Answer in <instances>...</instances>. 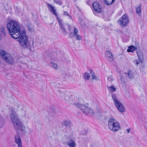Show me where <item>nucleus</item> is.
I'll list each match as a JSON object with an SVG mask.
<instances>
[{"instance_id": "obj_1", "label": "nucleus", "mask_w": 147, "mask_h": 147, "mask_svg": "<svg viewBox=\"0 0 147 147\" xmlns=\"http://www.w3.org/2000/svg\"><path fill=\"white\" fill-rule=\"evenodd\" d=\"M21 27L19 24L15 20H11L7 24V28L13 38L16 39L20 36V40H23L25 37H28L26 35L25 31H23L21 34Z\"/></svg>"}, {"instance_id": "obj_2", "label": "nucleus", "mask_w": 147, "mask_h": 147, "mask_svg": "<svg viewBox=\"0 0 147 147\" xmlns=\"http://www.w3.org/2000/svg\"><path fill=\"white\" fill-rule=\"evenodd\" d=\"M52 13L56 16V18L58 22L60 29L61 30L62 32L65 35H66L67 32L66 31L65 28H67L69 30H70L71 28L69 25L63 23V20L60 19L57 16V14L56 12V10L54 9L52 11Z\"/></svg>"}, {"instance_id": "obj_3", "label": "nucleus", "mask_w": 147, "mask_h": 147, "mask_svg": "<svg viewBox=\"0 0 147 147\" xmlns=\"http://www.w3.org/2000/svg\"><path fill=\"white\" fill-rule=\"evenodd\" d=\"M74 105L80 109L81 111L85 114L91 116L94 115V113L93 111L84 105L80 104L77 102L74 103Z\"/></svg>"}, {"instance_id": "obj_4", "label": "nucleus", "mask_w": 147, "mask_h": 147, "mask_svg": "<svg viewBox=\"0 0 147 147\" xmlns=\"http://www.w3.org/2000/svg\"><path fill=\"white\" fill-rule=\"evenodd\" d=\"M108 125L109 129L114 132H116L120 129L118 122L113 118L109 120Z\"/></svg>"}, {"instance_id": "obj_5", "label": "nucleus", "mask_w": 147, "mask_h": 147, "mask_svg": "<svg viewBox=\"0 0 147 147\" xmlns=\"http://www.w3.org/2000/svg\"><path fill=\"white\" fill-rule=\"evenodd\" d=\"M16 131V133L20 134L22 136H24L27 132L25 130V127L21 122L14 126Z\"/></svg>"}, {"instance_id": "obj_6", "label": "nucleus", "mask_w": 147, "mask_h": 147, "mask_svg": "<svg viewBox=\"0 0 147 147\" xmlns=\"http://www.w3.org/2000/svg\"><path fill=\"white\" fill-rule=\"evenodd\" d=\"M0 55L2 59L7 62L12 64L13 62V59L10 55L7 53L5 51H1Z\"/></svg>"}, {"instance_id": "obj_7", "label": "nucleus", "mask_w": 147, "mask_h": 147, "mask_svg": "<svg viewBox=\"0 0 147 147\" xmlns=\"http://www.w3.org/2000/svg\"><path fill=\"white\" fill-rule=\"evenodd\" d=\"M129 20L127 14L123 15L122 17L118 20V22L122 26H126L129 23Z\"/></svg>"}, {"instance_id": "obj_8", "label": "nucleus", "mask_w": 147, "mask_h": 147, "mask_svg": "<svg viewBox=\"0 0 147 147\" xmlns=\"http://www.w3.org/2000/svg\"><path fill=\"white\" fill-rule=\"evenodd\" d=\"M10 116L11 120L14 126L21 122L18 118V115L16 113L11 114Z\"/></svg>"}, {"instance_id": "obj_9", "label": "nucleus", "mask_w": 147, "mask_h": 147, "mask_svg": "<svg viewBox=\"0 0 147 147\" xmlns=\"http://www.w3.org/2000/svg\"><path fill=\"white\" fill-rule=\"evenodd\" d=\"M105 57L107 60L110 63H111L113 60V57L112 52L109 51H106L105 53Z\"/></svg>"}, {"instance_id": "obj_10", "label": "nucleus", "mask_w": 147, "mask_h": 147, "mask_svg": "<svg viewBox=\"0 0 147 147\" xmlns=\"http://www.w3.org/2000/svg\"><path fill=\"white\" fill-rule=\"evenodd\" d=\"M19 134L16 133V134L15 135V141L17 144L18 147H23L22 142Z\"/></svg>"}, {"instance_id": "obj_11", "label": "nucleus", "mask_w": 147, "mask_h": 147, "mask_svg": "<svg viewBox=\"0 0 147 147\" xmlns=\"http://www.w3.org/2000/svg\"><path fill=\"white\" fill-rule=\"evenodd\" d=\"M93 9L97 13L100 12L102 11V9L99 3L97 1L93 2L92 4Z\"/></svg>"}, {"instance_id": "obj_12", "label": "nucleus", "mask_w": 147, "mask_h": 147, "mask_svg": "<svg viewBox=\"0 0 147 147\" xmlns=\"http://www.w3.org/2000/svg\"><path fill=\"white\" fill-rule=\"evenodd\" d=\"M115 105L119 111L122 113L125 111V108L123 104L120 101L115 103Z\"/></svg>"}, {"instance_id": "obj_13", "label": "nucleus", "mask_w": 147, "mask_h": 147, "mask_svg": "<svg viewBox=\"0 0 147 147\" xmlns=\"http://www.w3.org/2000/svg\"><path fill=\"white\" fill-rule=\"evenodd\" d=\"M28 37H25V39H24L23 40H20V45L23 48H25L27 46V42L28 41Z\"/></svg>"}, {"instance_id": "obj_14", "label": "nucleus", "mask_w": 147, "mask_h": 147, "mask_svg": "<svg viewBox=\"0 0 147 147\" xmlns=\"http://www.w3.org/2000/svg\"><path fill=\"white\" fill-rule=\"evenodd\" d=\"M5 28L3 27L0 29V40L5 37Z\"/></svg>"}, {"instance_id": "obj_15", "label": "nucleus", "mask_w": 147, "mask_h": 147, "mask_svg": "<svg viewBox=\"0 0 147 147\" xmlns=\"http://www.w3.org/2000/svg\"><path fill=\"white\" fill-rule=\"evenodd\" d=\"M126 74L127 77L129 79H132L133 78V76L132 71L130 70H129L127 71V73H125Z\"/></svg>"}, {"instance_id": "obj_16", "label": "nucleus", "mask_w": 147, "mask_h": 147, "mask_svg": "<svg viewBox=\"0 0 147 147\" xmlns=\"http://www.w3.org/2000/svg\"><path fill=\"white\" fill-rule=\"evenodd\" d=\"M28 30L30 32H33L34 30V26L31 24L28 23L27 25Z\"/></svg>"}, {"instance_id": "obj_17", "label": "nucleus", "mask_w": 147, "mask_h": 147, "mask_svg": "<svg viewBox=\"0 0 147 147\" xmlns=\"http://www.w3.org/2000/svg\"><path fill=\"white\" fill-rule=\"evenodd\" d=\"M63 124L66 127H70L71 126V123L70 121L66 120L63 121Z\"/></svg>"}, {"instance_id": "obj_18", "label": "nucleus", "mask_w": 147, "mask_h": 147, "mask_svg": "<svg viewBox=\"0 0 147 147\" xmlns=\"http://www.w3.org/2000/svg\"><path fill=\"white\" fill-rule=\"evenodd\" d=\"M89 71L90 74H91V76L92 77V80H97L98 77L96 76L95 74L93 71L91 69L89 70Z\"/></svg>"}, {"instance_id": "obj_19", "label": "nucleus", "mask_w": 147, "mask_h": 147, "mask_svg": "<svg viewBox=\"0 0 147 147\" xmlns=\"http://www.w3.org/2000/svg\"><path fill=\"white\" fill-rule=\"evenodd\" d=\"M135 47L133 46H129L127 49V51L128 52H132L134 53V51H135Z\"/></svg>"}, {"instance_id": "obj_20", "label": "nucleus", "mask_w": 147, "mask_h": 147, "mask_svg": "<svg viewBox=\"0 0 147 147\" xmlns=\"http://www.w3.org/2000/svg\"><path fill=\"white\" fill-rule=\"evenodd\" d=\"M90 75L88 73H85L84 74L83 78L84 79L86 80H89L90 78Z\"/></svg>"}, {"instance_id": "obj_21", "label": "nucleus", "mask_w": 147, "mask_h": 147, "mask_svg": "<svg viewBox=\"0 0 147 147\" xmlns=\"http://www.w3.org/2000/svg\"><path fill=\"white\" fill-rule=\"evenodd\" d=\"M76 143L75 142L72 140H71L70 142H68L67 144L70 147H74Z\"/></svg>"}, {"instance_id": "obj_22", "label": "nucleus", "mask_w": 147, "mask_h": 147, "mask_svg": "<svg viewBox=\"0 0 147 147\" xmlns=\"http://www.w3.org/2000/svg\"><path fill=\"white\" fill-rule=\"evenodd\" d=\"M138 57L139 60L141 63H142L143 60V56L141 53H137Z\"/></svg>"}, {"instance_id": "obj_23", "label": "nucleus", "mask_w": 147, "mask_h": 147, "mask_svg": "<svg viewBox=\"0 0 147 147\" xmlns=\"http://www.w3.org/2000/svg\"><path fill=\"white\" fill-rule=\"evenodd\" d=\"M107 87L108 89L109 90L112 92H113L116 90V88L113 86H107Z\"/></svg>"}, {"instance_id": "obj_24", "label": "nucleus", "mask_w": 147, "mask_h": 147, "mask_svg": "<svg viewBox=\"0 0 147 147\" xmlns=\"http://www.w3.org/2000/svg\"><path fill=\"white\" fill-rule=\"evenodd\" d=\"M112 97L115 104L119 101L118 100L117 96L115 94H113L112 95Z\"/></svg>"}, {"instance_id": "obj_25", "label": "nucleus", "mask_w": 147, "mask_h": 147, "mask_svg": "<svg viewBox=\"0 0 147 147\" xmlns=\"http://www.w3.org/2000/svg\"><path fill=\"white\" fill-rule=\"evenodd\" d=\"M115 0H104L107 5H111L115 1Z\"/></svg>"}, {"instance_id": "obj_26", "label": "nucleus", "mask_w": 147, "mask_h": 147, "mask_svg": "<svg viewBox=\"0 0 147 147\" xmlns=\"http://www.w3.org/2000/svg\"><path fill=\"white\" fill-rule=\"evenodd\" d=\"M5 121L4 118L0 116V127L3 125Z\"/></svg>"}, {"instance_id": "obj_27", "label": "nucleus", "mask_w": 147, "mask_h": 147, "mask_svg": "<svg viewBox=\"0 0 147 147\" xmlns=\"http://www.w3.org/2000/svg\"><path fill=\"white\" fill-rule=\"evenodd\" d=\"M136 12L139 16H141V10L140 6L137 7L136 9Z\"/></svg>"}, {"instance_id": "obj_28", "label": "nucleus", "mask_w": 147, "mask_h": 147, "mask_svg": "<svg viewBox=\"0 0 147 147\" xmlns=\"http://www.w3.org/2000/svg\"><path fill=\"white\" fill-rule=\"evenodd\" d=\"M49 115H51L52 117L54 116L55 114V110H52L50 111L49 113Z\"/></svg>"}, {"instance_id": "obj_29", "label": "nucleus", "mask_w": 147, "mask_h": 147, "mask_svg": "<svg viewBox=\"0 0 147 147\" xmlns=\"http://www.w3.org/2000/svg\"><path fill=\"white\" fill-rule=\"evenodd\" d=\"M78 32V29L76 28H74V31L73 33H72L73 35L74 36H76Z\"/></svg>"}, {"instance_id": "obj_30", "label": "nucleus", "mask_w": 147, "mask_h": 147, "mask_svg": "<svg viewBox=\"0 0 147 147\" xmlns=\"http://www.w3.org/2000/svg\"><path fill=\"white\" fill-rule=\"evenodd\" d=\"M51 65L52 67L54 68L55 69H57V65L56 63H54L53 62H51Z\"/></svg>"}, {"instance_id": "obj_31", "label": "nucleus", "mask_w": 147, "mask_h": 147, "mask_svg": "<svg viewBox=\"0 0 147 147\" xmlns=\"http://www.w3.org/2000/svg\"><path fill=\"white\" fill-rule=\"evenodd\" d=\"M47 5L49 7V10H50L49 8H50L51 11H53V10L54 9V7L51 6L50 4L49 3L47 4Z\"/></svg>"}, {"instance_id": "obj_32", "label": "nucleus", "mask_w": 147, "mask_h": 147, "mask_svg": "<svg viewBox=\"0 0 147 147\" xmlns=\"http://www.w3.org/2000/svg\"><path fill=\"white\" fill-rule=\"evenodd\" d=\"M76 37L77 40H81L82 38L81 36L77 34Z\"/></svg>"}, {"instance_id": "obj_33", "label": "nucleus", "mask_w": 147, "mask_h": 147, "mask_svg": "<svg viewBox=\"0 0 147 147\" xmlns=\"http://www.w3.org/2000/svg\"><path fill=\"white\" fill-rule=\"evenodd\" d=\"M55 3L56 4L61 5L62 4V3L61 1L59 0H57L55 1Z\"/></svg>"}, {"instance_id": "obj_34", "label": "nucleus", "mask_w": 147, "mask_h": 147, "mask_svg": "<svg viewBox=\"0 0 147 147\" xmlns=\"http://www.w3.org/2000/svg\"><path fill=\"white\" fill-rule=\"evenodd\" d=\"M9 110L11 112V114H12L14 113H16L14 110L13 109L12 107L10 108L9 109Z\"/></svg>"}, {"instance_id": "obj_35", "label": "nucleus", "mask_w": 147, "mask_h": 147, "mask_svg": "<svg viewBox=\"0 0 147 147\" xmlns=\"http://www.w3.org/2000/svg\"><path fill=\"white\" fill-rule=\"evenodd\" d=\"M69 36L70 38H72L74 37V36L73 35L72 33L71 32H70L69 34Z\"/></svg>"}, {"instance_id": "obj_36", "label": "nucleus", "mask_w": 147, "mask_h": 147, "mask_svg": "<svg viewBox=\"0 0 147 147\" xmlns=\"http://www.w3.org/2000/svg\"><path fill=\"white\" fill-rule=\"evenodd\" d=\"M134 63L136 65H138L139 63L137 60H135L134 61Z\"/></svg>"}, {"instance_id": "obj_37", "label": "nucleus", "mask_w": 147, "mask_h": 147, "mask_svg": "<svg viewBox=\"0 0 147 147\" xmlns=\"http://www.w3.org/2000/svg\"><path fill=\"white\" fill-rule=\"evenodd\" d=\"M64 14H65V15L66 16H68V15H69V14H68V13L67 12H66V11H64Z\"/></svg>"}, {"instance_id": "obj_38", "label": "nucleus", "mask_w": 147, "mask_h": 147, "mask_svg": "<svg viewBox=\"0 0 147 147\" xmlns=\"http://www.w3.org/2000/svg\"><path fill=\"white\" fill-rule=\"evenodd\" d=\"M128 133H129V132L130 129H126Z\"/></svg>"}, {"instance_id": "obj_39", "label": "nucleus", "mask_w": 147, "mask_h": 147, "mask_svg": "<svg viewBox=\"0 0 147 147\" xmlns=\"http://www.w3.org/2000/svg\"><path fill=\"white\" fill-rule=\"evenodd\" d=\"M80 24H81V22H80Z\"/></svg>"}, {"instance_id": "obj_40", "label": "nucleus", "mask_w": 147, "mask_h": 147, "mask_svg": "<svg viewBox=\"0 0 147 147\" xmlns=\"http://www.w3.org/2000/svg\"><path fill=\"white\" fill-rule=\"evenodd\" d=\"M1 60H0V64L1 63Z\"/></svg>"}]
</instances>
